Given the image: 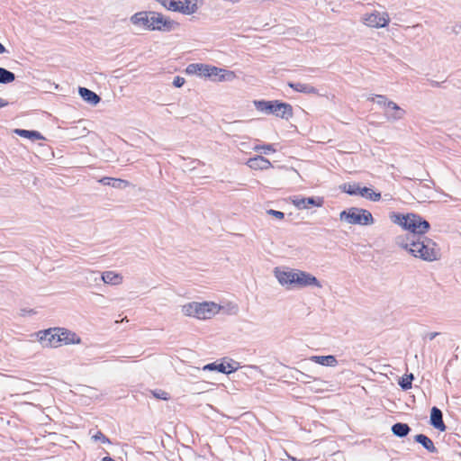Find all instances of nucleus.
<instances>
[{"instance_id": "40", "label": "nucleus", "mask_w": 461, "mask_h": 461, "mask_svg": "<svg viewBox=\"0 0 461 461\" xmlns=\"http://www.w3.org/2000/svg\"><path fill=\"white\" fill-rule=\"evenodd\" d=\"M439 333L438 332H430L427 335V337L432 340L434 339Z\"/></svg>"}, {"instance_id": "16", "label": "nucleus", "mask_w": 461, "mask_h": 461, "mask_svg": "<svg viewBox=\"0 0 461 461\" xmlns=\"http://www.w3.org/2000/svg\"><path fill=\"white\" fill-rule=\"evenodd\" d=\"M206 77H219V81L230 80L234 77V73L232 71H227L225 69H221L213 66L208 65V72Z\"/></svg>"}, {"instance_id": "4", "label": "nucleus", "mask_w": 461, "mask_h": 461, "mask_svg": "<svg viewBox=\"0 0 461 461\" xmlns=\"http://www.w3.org/2000/svg\"><path fill=\"white\" fill-rule=\"evenodd\" d=\"M221 307L212 302H192L184 304L181 311L184 315L199 320L211 319L220 311Z\"/></svg>"}, {"instance_id": "35", "label": "nucleus", "mask_w": 461, "mask_h": 461, "mask_svg": "<svg viewBox=\"0 0 461 461\" xmlns=\"http://www.w3.org/2000/svg\"><path fill=\"white\" fill-rule=\"evenodd\" d=\"M255 151H260L263 150L265 154H267L268 152H275L276 149H274L272 144H267V145H258L254 147Z\"/></svg>"}, {"instance_id": "28", "label": "nucleus", "mask_w": 461, "mask_h": 461, "mask_svg": "<svg viewBox=\"0 0 461 461\" xmlns=\"http://www.w3.org/2000/svg\"><path fill=\"white\" fill-rule=\"evenodd\" d=\"M14 132L23 138H27L32 140H43L44 137L36 131H28V130H22V129H16Z\"/></svg>"}, {"instance_id": "29", "label": "nucleus", "mask_w": 461, "mask_h": 461, "mask_svg": "<svg viewBox=\"0 0 461 461\" xmlns=\"http://www.w3.org/2000/svg\"><path fill=\"white\" fill-rule=\"evenodd\" d=\"M15 79V75L4 68H0V84H9L13 81H14Z\"/></svg>"}, {"instance_id": "14", "label": "nucleus", "mask_w": 461, "mask_h": 461, "mask_svg": "<svg viewBox=\"0 0 461 461\" xmlns=\"http://www.w3.org/2000/svg\"><path fill=\"white\" fill-rule=\"evenodd\" d=\"M429 423L439 431H445L447 427L443 421L442 411L438 407H432L430 411Z\"/></svg>"}, {"instance_id": "44", "label": "nucleus", "mask_w": 461, "mask_h": 461, "mask_svg": "<svg viewBox=\"0 0 461 461\" xmlns=\"http://www.w3.org/2000/svg\"><path fill=\"white\" fill-rule=\"evenodd\" d=\"M102 461H115V460H113V459L112 457H110V456H104V457L102 459Z\"/></svg>"}, {"instance_id": "38", "label": "nucleus", "mask_w": 461, "mask_h": 461, "mask_svg": "<svg viewBox=\"0 0 461 461\" xmlns=\"http://www.w3.org/2000/svg\"><path fill=\"white\" fill-rule=\"evenodd\" d=\"M267 213L269 215L274 216L275 218H276L278 220H282L285 217V213L284 212H282L280 211L272 210V209L268 210Z\"/></svg>"}, {"instance_id": "32", "label": "nucleus", "mask_w": 461, "mask_h": 461, "mask_svg": "<svg viewBox=\"0 0 461 461\" xmlns=\"http://www.w3.org/2000/svg\"><path fill=\"white\" fill-rule=\"evenodd\" d=\"M86 280L88 282H93L95 284H99L100 282H102L101 275H99V273L97 271H92V270H89L87 272Z\"/></svg>"}, {"instance_id": "42", "label": "nucleus", "mask_w": 461, "mask_h": 461, "mask_svg": "<svg viewBox=\"0 0 461 461\" xmlns=\"http://www.w3.org/2000/svg\"><path fill=\"white\" fill-rule=\"evenodd\" d=\"M7 104H8V103L5 100L0 98V108L5 107Z\"/></svg>"}, {"instance_id": "10", "label": "nucleus", "mask_w": 461, "mask_h": 461, "mask_svg": "<svg viewBox=\"0 0 461 461\" xmlns=\"http://www.w3.org/2000/svg\"><path fill=\"white\" fill-rule=\"evenodd\" d=\"M322 197H301L294 196L292 203L299 210L308 209L312 206L321 207L323 205Z\"/></svg>"}, {"instance_id": "26", "label": "nucleus", "mask_w": 461, "mask_h": 461, "mask_svg": "<svg viewBox=\"0 0 461 461\" xmlns=\"http://www.w3.org/2000/svg\"><path fill=\"white\" fill-rule=\"evenodd\" d=\"M207 72H208V65H204V64L192 63V64H189L186 68V73H188V74H196L199 76L206 77Z\"/></svg>"}, {"instance_id": "8", "label": "nucleus", "mask_w": 461, "mask_h": 461, "mask_svg": "<svg viewBox=\"0 0 461 461\" xmlns=\"http://www.w3.org/2000/svg\"><path fill=\"white\" fill-rule=\"evenodd\" d=\"M364 20L369 27L383 28L389 23L390 18L386 13L374 12L366 14Z\"/></svg>"}, {"instance_id": "41", "label": "nucleus", "mask_w": 461, "mask_h": 461, "mask_svg": "<svg viewBox=\"0 0 461 461\" xmlns=\"http://www.w3.org/2000/svg\"><path fill=\"white\" fill-rule=\"evenodd\" d=\"M303 378H302V381L304 382V383H308L307 379L310 378V376L306 374H303V373H301Z\"/></svg>"}, {"instance_id": "25", "label": "nucleus", "mask_w": 461, "mask_h": 461, "mask_svg": "<svg viewBox=\"0 0 461 461\" xmlns=\"http://www.w3.org/2000/svg\"><path fill=\"white\" fill-rule=\"evenodd\" d=\"M414 440L416 442L420 443V445H422V447L425 449H427L429 452H430V453H436L437 452V448L434 446L433 441L429 437H427L426 435H424V434H418V435L415 436Z\"/></svg>"}, {"instance_id": "20", "label": "nucleus", "mask_w": 461, "mask_h": 461, "mask_svg": "<svg viewBox=\"0 0 461 461\" xmlns=\"http://www.w3.org/2000/svg\"><path fill=\"white\" fill-rule=\"evenodd\" d=\"M78 93L84 101L92 105H96L101 101L100 96L88 88L79 87Z\"/></svg>"}, {"instance_id": "12", "label": "nucleus", "mask_w": 461, "mask_h": 461, "mask_svg": "<svg viewBox=\"0 0 461 461\" xmlns=\"http://www.w3.org/2000/svg\"><path fill=\"white\" fill-rule=\"evenodd\" d=\"M405 113V110L400 107L396 103L390 101L387 104V111L384 113V116L389 122H396L403 119Z\"/></svg>"}, {"instance_id": "17", "label": "nucleus", "mask_w": 461, "mask_h": 461, "mask_svg": "<svg viewBox=\"0 0 461 461\" xmlns=\"http://www.w3.org/2000/svg\"><path fill=\"white\" fill-rule=\"evenodd\" d=\"M176 12L181 14H193L197 10V4L195 0H176Z\"/></svg>"}, {"instance_id": "45", "label": "nucleus", "mask_w": 461, "mask_h": 461, "mask_svg": "<svg viewBox=\"0 0 461 461\" xmlns=\"http://www.w3.org/2000/svg\"><path fill=\"white\" fill-rule=\"evenodd\" d=\"M432 85H433V86H438L439 84H438V82H433V84H432Z\"/></svg>"}, {"instance_id": "13", "label": "nucleus", "mask_w": 461, "mask_h": 461, "mask_svg": "<svg viewBox=\"0 0 461 461\" xmlns=\"http://www.w3.org/2000/svg\"><path fill=\"white\" fill-rule=\"evenodd\" d=\"M57 331L59 333V346L60 342L65 344H79L81 342L80 337L69 330L58 328Z\"/></svg>"}, {"instance_id": "39", "label": "nucleus", "mask_w": 461, "mask_h": 461, "mask_svg": "<svg viewBox=\"0 0 461 461\" xmlns=\"http://www.w3.org/2000/svg\"><path fill=\"white\" fill-rule=\"evenodd\" d=\"M185 82V80L184 77L177 76L174 78L173 85L176 87H181L184 86Z\"/></svg>"}, {"instance_id": "22", "label": "nucleus", "mask_w": 461, "mask_h": 461, "mask_svg": "<svg viewBox=\"0 0 461 461\" xmlns=\"http://www.w3.org/2000/svg\"><path fill=\"white\" fill-rule=\"evenodd\" d=\"M102 282L116 285L122 282V276L113 271H105L101 275Z\"/></svg>"}, {"instance_id": "15", "label": "nucleus", "mask_w": 461, "mask_h": 461, "mask_svg": "<svg viewBox=\"0 0 461 461\" xmlns=\"http://www.w3.org/2000/svg\"><path fill=\"white\" fill-rule=\"evenodd\" d=\"M247 165L251 168V169H254V170H264V169H268L272 167V164L271 162L264 158L263 156H256L254 158H250L248 161H247Z\"/></svg>"}, {"instance_id": "27", "label": "nucleus", "mask_w": 461, "mask_h": 461, "mask_svg": "<svg viewBox=\"0 0 461 461\" xmlns=\"http://www.w3.org/2000/svg\"><path fill=\"white\" fill-rule=\"evenodd\" d=\"M410 431L411 428L406 423L398 422L392 426V432L393 433V435L399 438H403L407 436Z\"/></svg>"}, {"instance_id": "7", "label": "nucleus", "mask_w": 461, "mask_h": 461, "mask_svg": "<svg viewBox=\"0 0 461 461\" xmlns=\"http://www.w3.org/2000/svg\"><path fill=\"white\" fill-rule=\"evenodd\" d=\"M149 30L150 31H164L169 32L173 29L175 23L163 14L157 12H149Z\"/></svg>"}, {"instance_id": "31", "label": "nucleus", "mask_w": 461, "mask_h": 461, "mask_svg": "<svg viewBox=\"0 0 461 461\" xmlns=\"http://www.w3.org/2000/svg\"><path fill=\"white\" fill-rule=\"evenodd\" d=\"M367 100L372 102H376L378 105L385 106L387 108V104L390 102L387 97L384 95H373L367 98Z\"/></svg>"}, {"instance_id": "24", "label": "nucleus", "mask_w": 461, "mask_h": 461, "mask_svg": "<svg viewBox=\"0 0 461 461\" xmlns=\"http://www.w3.org/2000/svg\"><path fill=\"white\" fill-rule=\"evenodd\" d=\"M341 188L350 195H365L368 192V187H360L357 184H344Z\"/></svg>"}, {"instance_id": "2", "label": "nucleus", "mask_w": 461, "mask_h": 461, "mask_svg": "<svg viewBox=\"0 0 461 461\" xmlns=\"http://www.w3.org/2000/svg\"><path fill=\"white\" fill-rule=\"evenodd\" d=\"M274 274L279 284L287 288L322 287L321 282L313 275L303 270L291 269L285 271L276 267Z\"/></svg>"}, {"instance_id": "34", "label": "nucleus", "mask_w": 461, "mask_h": 461, "mask_svg": "<svg viewBox=\"0 0 461 461\" xmlns=\"http://www.w3.org/2000/svg\"><path fill=\"white\" fill-rule=\"evenodd\" d=\"M161 5L168 10L176 12V0H161Z\"/></svg>"}, {"instance_id": "30", "label": "nucleus", "mask_w": 461, "mask_h": 461, "mask_svg": "<svg viewBox=\"0 0 461 461\" xmlns=\"http://www.w3.org/2000/svg\"><path fill=\"white\" fill-rule=\"evenodd\" d=\"M413 375H406L401 378L399 381V385L402 387V390H409L411 388V383L413 380Z\"/></svg>"}, {"instance_id": "19", "label": "nucleus", "mask_w": 461, "mask_h": 461, "mask_svg": "<svg viewBox=\"0 0 461 461\" xmlns=\"http://www.w3.org/2000/svg\"><path fill=\"white\" fill-rule=\"evenodd\" d=\"M149 12H139L131 17V22L134 25L141 26L149 30Z\"/></svg>"}, {"instance_id": "1", "label": "nucleus", "mask_w": 461, "mask_h": 461, "mask_svg": "<svg viewBox=\"0 0 461 461\" xmlns=\"http://www.w3.org/2000/svg\"><path fill=\"white\" fill-rule=\"evenodd\" d=\"M394 242L412 257L426 262H434L441 258V249L438 244L425 235L417 236L416 239L397 236Z\"/></svg>"}, {"instance_id": "21", "label": "nucleus", "mask_w": 461, "mask_h": 461, "mask_svg": "<svg viewBox=\"0 0 461 461\" xmlns=\"http://www.w3.org/2000/svg\"><path fill=\"white\" fill-rule=\"evenodd\" d=\"M310 360L313 363L325 366H336L338 360L333 355L328 356H312Z\"/></svg>"}, {"instance_id": "11", "label": "nucleus", "mask_w": 461, "mask_h": 461, "mask_svg": "<svg viewBox=\"0 0 461 461\" xmlns=\"http://www.w3.org/2000/svg\"><path fill=\"white\" fill-rule=\"evenodd\" d=\"M239 368V363L232 360V363H228L227 365L223 363H210L205 365L203 367V370L204 371H218L222 374H230L235 372Z\"/></svg>"}, {"instance_id": "36", "label": "nucleus", "mask_w": 461, "mask_h": 461, "mask_svg": "<svg viewBox=\"0 0 461 461\" xmlns=\"http://www.w3.org/2000/svg\"><path fill=\"white\" fill-rule=\"evenodd\" d=\"M92 438L95 441L100 440L103 443H108V444L111 443L110 439L104 434H103L101 431H97L96 434H95L92 437Z\"/></svg>"}, {"instance_id": "23", "label": "nucleus", "mask_w": 461, "mask_h": 461, "mask_svg": "<svg viewBox=\"0 0 461 461\" xmlns=\"http://www.w3.org/2000/svg\"><path fill=\"white\" fill-rule=\"evenodd\" d=\"M99 182L104 185H110L118 189H122L130 185L127 180L113 177H103Z\"/></svg>"}, {"instance_id": "18", "label": "nucleus", "mask_w": 461, "mask_h": 461, "mask_svg": "<svg viewBox=\"0 0 461 461\" xmlns=\"http://www.w3.org/2000/svg\"><path fill=\"white\" fill-rule=\"evenodd\" d=\"M288 86L291 87L295 92L303 93V94H312L317 95L318 89L312 85L301 83V82H288Z\"/></svg>"}, {"instance_id": "9", "label": "nucleus", "mask_w": 461, "mask_h": 461, "mask_svg": "<svg viewBox=\"0 0 461 461\" xmlns=\"http://www.w3.org/2000/svg\"><path fill=\"white\" fill-rule=\"evenodd\" d=\"M58 328L49 329L38 333L39 340L43 347L57 348L59 347Z\"/></svg>"}, {"instance_id": "33", "label": "nucleus", "mask_w": 461, "mask_h": 461, "mask_svg": "<svg viewBox=\"0 0 461 461\" xmlns=\"http://www.w3.org/2000/svg\"><path fill=\"white\" fill-rule=\"evenodd\" d=\"M362 196L374 202L379 201L381 199V194L373 191L371 188H368V192Z\"/></svg>"}, {"instance_id": "37", "label": "nucleus", "mask_w": 461, "mask_h": 461, "mask_svg": "<svg viewBox=\"0 0 461 461\" xmlns=\"http://www.w3.org/2000/svg\"><path fill=\"white\" fill-rule=\"evenodd\" d=\"M153 394L158 399L167 400L169 398L168 393L162 390L155 391L153 392Z\"/></svg>"}, {"instance_id": "5", "label": "nucleus", "mask_w": 461, "mask_h": 461, "mask_svg": "<svg viewBox=\"0 0 461 461\" xmlns=\"http://www.w3.org/2000/svg\"><path fill=\"white\" fill-rule=\"evenodd\" d=\"M256 109L266 114H275L282 119L288 120L293 116V107L286 103L279 101L255 100L253 102Z\"/></svg>"}, {"instance_id": "43", "label": "nucleus", "mask_w": 461, "mask_h": 461, "mask_svg": "<svg viewBox=\"0 0 461 461\" xmlns=\"http://www.w3.org/2000/svg\"><path fill=\"white\" fill-rule=\"evenodd\" d=\"M5 51L6 50L5 46L2 43H0V54L5 53Z\"/></svg>"}, {"instance_id": "6", "label": "nucleus", "mask_w": 461, "mask_h": 461, "mask_svg": "<svg viewBox=\"0 0 461 461\" xmlns=\"http://www.w3.org/2000/svg\"><path fill=\"white\" fill-rule=\"evenodd\" d=\"M340 221H344L349 224L371 225L375 220L372 213L362 208L351 207L344 210L339 214Z\"/></svg>"}, {"instance_id": "3", "label": "nucleus", "mask_w": 461, "mask_h": 461, "mask_svg": "<svg viewBox=\"0 0 461 461\" xmlns=\"http://www.w3.org/2000/svg\"><path fill=\"white\" fill-rule=\"evenodd\" d=\"M390 219L393 223L398 224L404 230L410 231V233L406 235H402V237H411L416 239L417 236L425 235L430 228L428 221L415 213H407L404 215L393 212L390 215Z\"/></svg>"}]
</instances>
